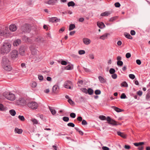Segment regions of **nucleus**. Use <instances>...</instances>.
<instances>
[{"label":"nucleus","mask_w":150,"mask_h":150,"mask_svg":"<svg viewBox=\"0 0 150 150\" xmlns=\"http://www.w3.org/2000/svg\"><path fill=\"white\" fill-rule=\"evenodd\" d=\"M126 96L125 94L124 93L122 94V95L120 96V98L121 99H125L126 98Z\"/></svg>","instance_id":"5fc2aeb1"},{"label":"nucleus","mask_w":150,"mask_h":150,"mask_svg":"<svg viewBox=\"0 0 150 150\" xmlns=\"http://www.w3.org/2000/svg\"><path fill=\"white\" fill-rule=\"evenodd\" d=\"M21 30L24 33L29 32L30 30V26L28 24H24L21 27Z\"/></svg>","instance_id":"0eeeda50"},{"label":"nucleus","mask_w":150,"mask_h":150,"mask_svg":"<svg viewBox=\"0 0 150 150\" xmlns=\"http://www.w3.org/2000/svg\"><path fill=\"white\" fill-rule=\"evenodd\" d=\"M146 99L147 100H150V95L149 94L146 95Z\"/></svg>","instance_id":"774afa93"},{"label":"nucleus","mask_w":150,"mask_h":150,"mask_svg":"<svg viewBox=\"0 0 150 150\" xmlns=\"http://www.w3.org/2000/svg\"><path fill=\"white\" fill-rule=\"evenodd\" d=\"M37 85V84L36 82L35 81H33L31 83V86L33 88H35V87Z\"/></svg>","instance_id":"ea45409f"},{"label":"nucleus","mask_w":150,"mask_h":150,"mask_svg":"<svg viewBox=\"0 0 150 150\" xmlns=\"http://www.w3.org/2000/svg\"><path fill=\"white\" fill-rule=\"evenodd\" d=\"M61 63L63 65H66L67 64V62L65 61H62Z\"/></svg>","instance_id":"e2e57ef3"},{"label":"nucleus","mask_w":150,"mask_h":150,"mask_svg":"<svg viewBox=\"0 0 150 150\" xmlns=\"http://www.w3.org/2000/svg\"><path fill=\"white\" fill-rule=\"evenodd\" d=\"M18 118L22 121H24L25 120V118L23 116L21 115H19L18 116Z\"/></svg>","instance_id":"c03bdc74"},{"label":"nucleus","mask_w":150,"mask_h":150,"mask_svg":"<svg viewBox=\"0 0 150 150\" xmlns=\"http://www.w3.org/2000/svg\"><path fill=\"white\" fill-rule=\"evenodd\" d=\"M31 121L33 123V124H37L38 123V121L35 119L33 118L31 120Z\"/></svg>","instance_id":"58836bf2"},{"label":"nucleus","mask_w":150,"mask_h":150,"mask_svg":"<svg viewBox=\"0 0 150 150\" xmlns=\"http://www.w3.org/2000/svg\"><path fill=\"white\" fill-rule=\"evenodd\" d=\"M60 19H58L57 18L55 17L50 18L49 19V21L52 22V23L57 22H59L60 21Z\"/></svg>","instance_id":"2eb2a0df"},{"label":"nucleus","mask_w":150,"mask_h":150,"mask_svg":"<svg viewBox=\"0 0 150 150\" xmlns=\"http://www.w3.org/2000/svg\"><path fill=\"white\" fill-rule=\"evenodd\" d=\"M112 13L111 11H106L100 14V16H108Z\"/></svg>","instance_id":"f3484780"},{"label":"nucleus","mask_w":150,"mask_h":150,"mask_svg":"<svg viewBox=\"0 0 150 150\" xmlns=\"http://www.w3.org/2000/svg\"><path fill=\"white\" fill-rule=\"evenodd\" d=\"M19 55L18 50H12L9 54V56L12 60H15L18 57Z\"/></svg>","instance_id":"39448f33"},{"label":"nucleus","mask_w":150,"mask_h":150,"mask_svg":"<svg viewBox=\"0 0 150 150\" xmlns=\"http://www.w3.org/2000/svg\"><path fill=\"white\" fill-rule=\"evenodd\" d=\"M72 69V66L70 65H68L65 67V69L67 70H71Z\"/></svg>","instance_id":"49530a36"},{"label":"nucleus","mask_w":150,"mask_h":150,"mask_svg":"<svg viewBox=\"0 0 150 150\" xmlns=\"http://www.w3.org/2000/svg\"><path fill=\"white\" fill-rule=\"evenodd\" d=\"M117 75L116 74H113L112 75V78L113 79H116L117 78Z\"/></svg>","instance_id":"0e129e2a"},{"label":"nucleus","mask_w":150,"mask_h":150,"mask_svg":"<svg viewBox=\"0 0 150 150\" xmlns=\"http://www.w3.org/2000/svg\"><path fill=\"white\" fill-rule=\"evenodd\" d=\"M117 134L118 135L124 138H126V135L123 133H122L120 132H117Z\"/></svg>","instance_id":"a878e982"},{"label":"nucleus","mask_w":150,"mask_h":150,"mask_svg":"<svg viewBox=\"0 0 150 150\" xmlns=\"http://www.w3.org/2000/svg\"><path fill=\"white\" fill-rule=\"evenodd\" d=\"M49 108L52 114L53 115H55L56 113L55 110L53 108L50 107H49Z\"/></svg>","instance_id":"c756f323"},{"label":"nucleus","mask_w":150,"mask_h":150,"mask_svg":"<svg viewBox=\"0 0 150 150\" xmlns=\"http://www.w3.org/2000/svg\"><path fill=\"white\" fill-rule=\"evenodd\" d=\"M15 133H17L18 134H21L22 132V130L21 129H19L17 128H16L15 129Z\"/></svg>","instance_id":"cd10ccee"},{"label":"nucleus","mask_w":150,"mask_h":150,"mask_svg":"<svg viewBox=\"0 0 150 150\" xmlns=\"http://www.w3.org/2000/svg\"><path fill=\"white\" fill-rule=\"evenodd\" d=\"M4 96L6 99L10 100L13 101L15 99V95L10 92L5 93Z\"/></svg>","instance_id":"20e7f679"},{"label":"nucleus","mask_w":150,"mask_h":150,"mask_svg":"<svg viewBox=\"0 0 150 150\" xmlns=\"http://www.w3.org/2000/svg\"><path fill=\"white\" fill-rule=\"evenodd\" d=\"M7 110L6 107L4 106L3 105L0 104V111H6Z\"/></svg>","instance_id":"393cba45"},{"label":"nucleus","mask_w":150,"mask_h":150,"mask_svg":"<svg viewBox=\"0 0 150 150\" xmlns=\"http://www.w3.org/2000/svg\"><path fill=\"white\" fill-rule=\"evenodd\" d=\"M144 144V142H140L134 143V145L136 146H139L138 149L139 150H143L144 147L141 145Z\"/></svg>","instance_id":"f8f14e48"},{"label":"nucleus","mask_w":150,"mask_h":150,"mask_svg":"<svg viewBox=\"0 0 150 150\" xmlns=\"http://www.w3.org/2000/svg\"><path fill=\"white\" fill-rule=\"evenodd\" d=\"M2 66L4 69L6 71H9L12 69L11 66L10 65V64L2 65Z\"/></svg>","instance_id":"ddd939ff"},{"label":"nucleus","mask_w":150,"mask_h":150,"mask_svg":"<svg viewBox=\"0 0 150 150\" xmlns=\"http://www.w3.org/2000/svg\"><path fill=\"white\" fill-rule=\"evenodd\" d=\"M83 68L84 70L86 72H89L90 71V70L88 69L85 67H83Z\"/></svg>","instance_id":"052dcab7"},{"label":"nucleus","mask_w":150,"mask_h":150,"mask_svg":"<svg viewBox=\"0 0 150 150\" xmlns=\"http://www.w3.org/2000/svg\"><path fill=\"white\" fill-rule=\"evenodd\" d=\"M83 41L84 44L86 45H89L91 42V41L89 39L86 38H83Z\"/></svg>","instance_id":"6ab92c4d"},{"label":"nucleus","mask_w":150,"mask_h":150,"mask_svg":"<svg viewBox=\"0 0 150 150\" xmlns=\"http://www.w3.org/2000/svg\"><path fill=\"white\" fill-rule=\"evenodd\" d=\"M68 101L71 105H73L74 103V102L71 99H69L68 100Z\"/></svg>","instance_id":"864d4df0"},{"label":"nucleus","mask_w":150,"mask_h":150,"mask_svg":"<svg viewBox=\"0 0 150 150\" xmlns=\"http://www.w3.org/2000/svg\"><path fill=\"white\" fill-rule=\"evenodd\" d=\"M28 105L30 108L34 110L37 109L38 107L37 103L35 101L29 102L28 104Z\"/></svg>","instance_id":"423d86ee"},{"label":"nucleus","mask_w":150,"mask_h":150,"mask_svg":"<svg viewBox=\"0 0 150 150\" xmlns=\"http://www.w3.org/2000/svg\"><path fill=\"white\" fill-rule=\"evenodd\" d=\"M70 116L72 118H74L76 117V114L75 113H71L70 114Z\"/></svg>","instance_id":"6e6d98bb"},{"label":"nucleus","mask_w":150,"mask_h":150,"mask_svg":"<svg viewBox=\"0 0 150 150\" xmlns=\"http://www.w3.org/2000/svg\"><path fill=\"white\" fill-rule=\"evenodd\" d=\"M129 77L132 79H134L135 78V76L133 74H130L129 75Z\"/></svg>","instance_id":"603ef678"},{"label":"nucleus","mask_w":150,"mask_h":150,"mask_svg":"<svg viewBox=\"0 0 150 150\" xmlns=\"http://www.w3.org/2000/svg\"><path fill=\"white\" fill-rule=\"evenodd\" d=\"M75 27V26L74 24H71L69 25V31L73 30Z\"/></svg>","instance_id":"7c9ffc66"},{"label":"nucleus","mask_w":150,"mask_h":150,"mask_svg":"<svg viewBox=\"0 0 150 150\" xmlns=\"http://www.w3.org/2000/svg\"><path fill=\"white\" fill-rule=\"evenodd\" d=\"M102 149L103 150H109V148L106 146H103L102 147Z\"/></svg>","instance_id":"338daca9"},{"label":"nucleus","mask_w":150,"mask_h":150,"mask_svg":"<svg viewBox=\"0 0 150 150\" xmlns=\"http://www.w3.org/2000/svg\"><path fill=\"white\" fill-rule=\"evenodd\" d=\"M121 86L125 87H127L128 85L126 81H124L121 84Z\"/></svg>","instance_id":"72a5a7b5"},{"label":"nucleus","mask_w":150,"mask_h":150,"mask_svg":"<svg viewBox=\"0 0 150 150\" xmlns=\"http://www.w3.org/2000/svg\"><path fill=\"white\" fill-rule=\"evenodd\" d=\"M11 49V44L8 41H5L1 47L0 52L3 54H7L10 51Z\"/></svg>","instance_id":"f257e3e1"},{"label":"nucleus","mask_w":150,"mask_h":150,"mask_svg":"<svg viewBox=\"0 0 150 150\" xmlns=\"http://www.w3.org/2000/svg\"><path fill=\"white\" fill-rule=\"evenodd\" d=\"M81 90L83 92L86 93H87L88 90L85 88H83L81 89Z\"/></svg>","instance_id":"a18cd8bd"},{"label":"nucleus","mask_w":150,"mask_h":150,"mask_svg":"<svg viewBox=\"0 0 150 150\" xmlns=\"http://www.w3.org/2000/svg\"><path fill=\"white\" fill-rule=\"evenodd\" d=\"M109 35V34L106 33L104 35H102L101 36L100 38V39H102L103 40H104L105 39H106L108 36Z\"/></svg>","instance_id":"b1692460"},{"label":"nucleus","mask_w":150,"mask_h":150,"mask_svg":"<svg viewBox=\"0 0 150 150\" xmlns=\"http://www.w3.org/2000/svg\"><path fill=\"white\" fill-rule=\"evenodd\" d=\"M16 103L18 105H23L25 104V100L22 98H20L16 101Z\"/></svg>","instance_id":"6e6552de"},{"label":"nucleus","mask_w":150,"mask_h":150,"mask_svg":"<svg viewBox=\"0 0 150 150\" xmlns=\"http://www.w3.org/2000/svg\"><path fill=\"white\" fill-rule=\"evenodd\" d=\"M71 84V82L69 81H66L64 84V87L66 88L71 89V87L70 86Z\"/></svg>","instance_id":"4468645a"},{"label":"nucleus","mask_w":150,"mask_h":150,"mask_svg":"<svg viewBox=\"0 0 150 150\" xmlns=\"http://www.w3.org/2000/svg\"><path fill=\"white\" fill-rule=\"evenodd\" d=\"M38 78L39 79L40 81H42L43 79V77L42 76L39 75L38 76Z\"/></svg>","instance_id":"680f3d73"},{"label":"nucleus","mask_w":150,"mask_h":150,"mask_svg":"<svg viewBox=\"0 0 150 150\" xmlns=\"http://www.w3.org/2000/svg\"><path fill=\"white\" fill-rule=\"evenodd\" d=\"M98 79L100 82L101 83H104L106 82V80L103 77L100 76L98 77Z\"/></svg>","instance_id":"4be33fe9"},{"label":"nucleus","mask_w":150,"mask_h":150,"mask_svg":"<svg viewBox=\"0 0 150 150\" xmlns=\"http://www.w3.org/2000/svg\"><path fill=\"white\" fill-rule=\"evenodd\" d=\"M95 93L96 95H99L101 93V91L99 90H96L95 91Z\"/></svg>","instance_id":"8fccbe9b"},{"label":"nucleus","mask_w":150,"mask_h":150,"mask_svg":"<svg viewBox=\"0 0 150 150\" xmlns=\"http://www.w3.org/2000/svg\"><path fill=\"white\" fill-rule=\"evenodd\" d=\"M68 6L69 7V6H74L75 5V3L73 1H70L68 3Z\"/></svg>","instance_id":"c9c22d12"},{"label":"nucleus","mask_w":150,"mask_h":150,"mask_svg":"<svg viewBox=\"0 0 150 150\" xmlns=\"http://www.w3.org/2000/svg\"><path fill=\"white\" fill-rule=\"evenodd\" d=\"M9 28L11 31L13 32L15 31L16 30L17 27L15 25L12 24L10 25Z\"/></svg>","instance_id":"a211bd4d"},{"label":"nucleus","mask_w":150,"mask_h":150,"mask_svg":"<svg viewBox=\"0 0 150 150\" xmlns=\"http://www.w3.org/2000/svg\"><path fill=\"white\" fill-rule=\"evenodd\" d=\"M124 35L126 38L129 39H132V37L129 33H125Z\"/></svg>","instance_id":"c85d7f7f"},{"label":"nucleus","mask_w":150,"mask_h":150,"mask_svg":"<svg viewBox=\"0 0 150 150\" xmlns=\"http://www.w3.org/2000/svg\"><path fill=\"white\" fill-rule=\"evenodd\" d=\"M115 72V70L113 68H111L109 70V73L111 74H114V73Z\"/></svg>","instance_id":"a19ab883"},{"label":"nucleus","mask_w":150,"mask_h":150,"mask_svg":"<svg viewBox=\"0 0 150 150\" xmlns=\"http://www.w3.org/2000/svg\"><path fill=\"white\" fill-rule=\"evenodd\" d=\"M57 1V0H49L47 1V3L46 2V3L49 5H54Z\"/></svg>","instance_id":"5701e85b"},{"label":"nucleus","mask_w":150,"mask_h":150,"mask_svg":"<svg viewBox=\"0 0 150 150\" xmlns=\"http://www.w3.org/2000/svg\"><path fill=\"white\" fill-rule=\"evenodd\" d=\"M97 25L101 29L104 28L105 26V24L103 22H98L97 23Z\"/></svg>","instance_id":"aec40b11"},{"label":"nucleus","mask_w":150,"mask_h":150,"mask_svg":"<svg viewBox=\"0 0 150 150\" xmlns=\"http://www.w3.org/2000/svg\"><path fill=\"white\" fill-rule=\"evenodd\" d=\"M59 89V86L57 85H55L52 88V92L54 93H57L58 92Z\"/></svg>","instance_id":"dca6fc26"},{"label":"nucleus","mask_w":150,"mask_h":150,"mask_svg":"<svg viewBox=\"0 0 150 150\" xmlns=\"http://www.w3.org/2000/svg\"><path fill=\"white\" fill-rule=\"evenodd\" d=\"M35 57L36 59H35V60L36 61H40L42 59V57L40 54H36L35 55Z\"/></svg>","instance_id":"bb28decb"},{"label":"nucleus","mask_w":150,"mask_h":150,"mask_svg":"<svg viewBox=\"0 0 150 150\" xmlns=\"http://www.w3.org/2000/svg\"><path fill=\"white\" fill-rule=\"evenodd\" d=\"M112 108L117 112H120L122 111V110L118 108L115 106H113Z\"/></svg>","instance_id":"f704fd0d"},{"label":"nucleus","mask_w":150,"mask_h":150,"mask_svg":"<svg viewBox=\"0 0 150 150\" xmlns=\"http://www.w3.org/2000/svg\"><path fill=\"white\" fill-rule=\"evenodd\" d=\"M23 40L25 42H29L30 41V39L26 36H23Z\"/></svg>","instance_id":"4c0bfd02"},{"label":"nucleus","mask_w":150,"mask_h":150,"mask_svg":"<svg viewBox=\"0 0 150 150\" xmlns=\"http://www.w3.org/2000/svg\"><path fill=\"white\" fill-rule=\"evenodd\" d=\"M99 118L100 119L103 120H104L106 119L108 123L112 125H117L116 121L111 119L109 116L107 117L106 118L105 116L100 115L99 116Z\"/></svg>","instance_id":"f03ea898"},{"label":"nucleus","mask_w":150,"mask_h":150,"mask_svg":"<svg viewBox=\"0 0 150 150\" xmlns=\"http://www.w3.org/2000/svg\"><path fill=\"white\" fill-rule=\"evenodd\" d=\"M90 95H91L93 93V90L91 88H88V89L87 93Z\"/></svg>","instance_id":"473e14b6"},{"label":"nucleus","mask_w":150,"mask_h":150,"mask_svg":"<svg viewBox=\"0 0 150 150\" xmlns=\"http://www.w3.org/2000/svg\"><path fill=\"white\" fill-rule=\"evenodd\" d=\"M21 41L20 39H17L15 40L13 42V45L14 46H17L19 45L21 43Z\"/></svg>","instance_id":"412c9836"},{"label":"nucleus","mask_w":150,"mask_h":150,"mask_svg":"<svg viewBox=\"0 0 150 150\" xmlns=\"http://www.w3.org/2000/svg\"><path fill=\"white\" fill-rule=\"evenodd\" d=\"M89 58L91 59H93L94 58V56L93 54H90L88 55Z\"/></svg>","instance_id":"de8ad7c7"},{"label":"nucleus","mask_w":150,"mask_h":150,"mask_svg":"<svg viewBox=\"0 0 150 150\" xmlns=\"http://www.w3.org/2000/svg\"><path fill=\"white\" fill-rule=\"evenodd\" d=\"M67 126L69 127H74L75 126L74 124L72 122H70L67 124Z\"/></svg>","instance_id":"3c124183"},{"label":"nucleus","mask_w":150,"mask_h":150,"mask_svg":"<svg viewBox=\"0 0 150 150\" xmlns=\"http://www.w3.org/2000/svg\"><path fill=\"white\" fill-rule=\"evenodd\" d=\"M0 36L6 38L10 37V34L7 27H5L3 29H0Z\"/></svg>","instance_id":"7ed1b4c3"},{"label":"nucleus","mask_w":150,"mask_h":150,"mask_svg":"<svg viewBox=\"0 0 150 150\" xmlns=\"http://www.w3.org/2000/svg\"><path fill=\"white\" fill-rule=\"evenodd\" d=\"M63 120L65 122H67L69 121V119L68 117H64L62 118Z\"/></svg>","instance_id":"79ce46f5"},{"label":"nucleus","mask_w":150,"mask_h":150,"mask_svg":"<svg viewBox=\"0 0 150 150\" xmlns=\"http://www.w3.org/2000/svg\"><path fill=\"white\" fill-rule=\"evenodd\" d=\"M118 17L117 16H115L113 17H112L110 18L109 20V21L110 22H113L115 21V20L117 19V18Z\"/></svg>","instance_id":"e433bc0d"},{"label":"nucleus","mask_w":150,"mask_h":150,"mask_svg":"<svg viewBox=\"0 0 150 150\" xmlns=\"http://www.w3.org/2000/svg\"><path fill=\"white\" fill-rule=\"evenodd\" d=\"M115 6L116 7H119L120 6V4L119 2H116L115 4Z\"/></svg>","instance_id":"bf43d9fd"},{"label":"nucleus","mask_w":150,"mask_h":150,"mask_svg":"<svg viewBox=\"0 0 150 150\" xmlns=\"http://www.w3.org/2000/svg\"><path fill=\"white\" fill-rule=\"evenodd\" d=\"M117 64L118 66H122L123 64V62L122 61H118L117 62Z\"/></svg>","instance_id":"09e8293b"},{"label":"nucleus","mask_w":150,"mask_h":150,"mask_svg":"<svg viewBox=\"0 0 150 150\" xmlns=\"http://www.w3.org/2000/svg\"><path fill=\"white\" fill-rule=\"evenodd\" d=\"M10 114L12 116H14L16 114V112L14 110H11L9 111Z\"/></svg>","instance_id":"2f4dec72"},{"label":"nucleus","mask_w":150,"mask_h":150,"mask_svg":"<svg viewBox=\"0 0 150 150\" xmlns=\"http://www.w3.org/2000/svg\"><path fill=\"white\" fill-rule=\"evenodd\" d=\"M30 49L32 54L33 55L37 54L38 52L37 48L34 46H31L30 47Z\"/></svg>","instance_id":"1a4fd4ad"},{"label":"nucleus","mask_w":150,"mask_h":150,"mask_svg":"<svg viewBox=\"0 0 150 150\" xmlns=\"http://www.w3.org/2000/svg\"><path fill=\"white\" fill-rule=\"evenodd\" d=\"M79 54L80 55L84 54L85 53V51L83 50H81L79 51Z\"/></svg>","instance_id":"37998d69"},{"label":"nucleus","mask_w":150,"mask_h":150,"mask_svg":"<svg viewBox=\"0 0 150 150\" xmlns=\"http://www.w3.org/2000/svg\"><path fill=\"white\" fill-rule=\"evenodd\" d=\"M26 47L24 46H21L19 50V52L20 54L22 56H24L25 55V50L26 49Z\"/></svg>","instance_id":"9b49d317"},{"label":"nucleus","mask_w":150,"mask_h":150,"mask_svg":"<svg viewBox=\"0 0 150 150\" xmlns=\"http://www.w3.org/2000/svg\"><path fill=\"white\" fill-rule=\"evenodd\" d=\"M131 56V55L130 53H127L126 54V57L127 58H129Z\"/></svg>","instance_id":"13d9d810"},{"label":"nucleus","mask_w":150,"mask_h":150,"mask_svg":"<svg viewBox=\"0 0 150 150\" xmlns=\"http://www.w3.org/2000/svg\"><path fill=\"white\" fill-rule=\"evenodd\" d=\"M87 122L84 120H82V124L83 125H87Z\"/></svg>","instance_id":"4d7b16f0"},{"label":"nucleus","mask_w":150,"mask_h":150,"mask_svg":"<svg viewBox=\"0 0 150 150\" xmlns=\"http://www.w3.org/2000/svg\"><path fill=\"white\" fill-rule=\"evenodd\" d=\"M64 29H65L64 27H63L62 28H61L59 30V32L60 33H62V32H63L64 31Z\"/></svg>","instance_id":"69168bd1"},{"label":"nucleus","mask_w":150,"mask_h":150,"mask_svg":"<svg viewBox=\"0 0 150 150\" xmlns=\"http://www.w3.org/2000/svg\"><path fill=\"white\" fill-rule=\"evenodd\" d=\"M10 64V62L8 59L5 56L3 57L2 61V66Z\"/></svg>","instance_id":"9d476101"}]
</instances>
